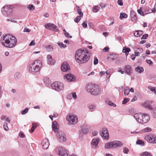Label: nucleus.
I'll return each mask as SVG.
<instances>
[{"mask_svg":"<svg viewBox=\"0 0 156 156\" xmlns=\"http://www.w3.org/2000/svg\"><path fill=\"white\" fill-rule=\"evenodd\" d=\"M140 156H152L151 154L147 152H143L140 154Z\"/></svg>","mask_w":156,"mask_h":156,"instance_id":"29","label":"nucleus"},{"mask_svg":"<svg viewBox=\"0 0 156 156\" xmlns=\"http://www.w3.org/2000/svg\"><path fill=\"white\" fill-rule=\"evenodd\" d=\"M80 17H81L80 16H77L74 19L75 22L77 23H78L81 19Z\"/></svg>","mask_w":156,"mask_h":156,"instance_id":"46","label":"nucleus"},{"mask_svg":"<svg viewBox=\"0 0 156 156\" xmlns=\"http://www.w3.org/2000/svg\"><path fill=\"white\" fill-rule=\"evenodd\" d=\"M88 26L90 28H93L94 27V25L91 22L88 23Z\"/></svg>","mask_w":156,"mask_h":156,"instance_id":"61","label":"nucleus"},{"mask_svg":"<svg viewBox=\"0 0 156 156\" xmlns=\"http://www.w3.org/2000/svg\"><path fill=\"white\" fill-rule=\"evenodd\" d=\"M77 12L79 15H80V16L81 17H82L83 16V13L81 11V9L80 8L79 6H77Z\"/></svg>","mask_w":156,"mask_h":156,"instance_id":"37","label":"nucleus"},{"mask_svg":"<svg viewBox=\"0 0 156 156\" xmlns=\"http://www.w3.org/2000/svg\"><path fill=\"white\" fill-rule=\"evenodd\" d=\"M42 147L44 149H47L49 145V143L48 140L47 138L43 139L42 142Z\"/></svg>","mask_w":156,"mask_h":156,"instance_id":"11","label":"nucleus"},{"mask_svg":"<svg viewBox=\"0 0 156 156\" xmlns=\"http://www.w3.org/2000/svg\"><path fill=\"white\" fill-rule=\"evenodd\" d=\"M143 33V32L141 30H137L134 33L135 36L138 37H140Z\"/></svg>","mask_w":156,"mask_h":156,"instance_id":"26","label":"nucleus"},{"mask_svg":"<svg viewBox=\"0 0 156 156\" xmlns=\"http://www.w3.org/2000/svg\"><path fill=\"white\" fill-rule=\"evenodd\" d=\"M129 101V98H125L122 101V104H125L126 103Z\"/></svg>","mask_w":156,"mask_h":156,"instance_id":"47","label":"nucleus"},{"mask_svg":"<svg viewBox=\"0 0 156 156\" xmlns=\"http://www.w3.org/2000/svg\"><path fill=\"white\" fill-rule=\"evenodd\" d=\"M129 93V90L128 87H126V88L124 90V95H128Z\"/></svg>","mask_w":156,"mask_h":156,"instance_id":"38","label":"nucleus"},{"mask_svg":"<svg viewBox=\"0 0 156 156\" xmlns=\"http://www.w3.org/2000/svg\"><path fill=\"white\" fill-rule=\"evenodd\" d=\"M136 144H137L140 145L141 146H143L144 144V143L143 140H139L137 141Z\"/></svg>","mask_w":156,"mask_h":156,"instance_id":"33","label":"nucleus"},{"mask_svg":"<svg viewBox=\"0 0 156 156\" xmlns=\"http://www.w3.org/2000/svg\"><path fill=\"white\" fill-rule=\"evenodd\" d=\"M37 124L36 123H33L32 124V126L31 128V129L30 130V133H33L35 129L37 127Z\"/></svg>","mask_w":156,"mask_h":156,"instance_id":"32","label":"nucleus"},{"mask_svg":"<svg viewBox=\"0 0 156 156\" xmlns=\"http://www.w3.org/2000/svg\"><path fill=\"white\" fill-rule=\"evenodd\" d=\"M43 81L45 83L48 85L51 83V80L48 77H45L43 79Z\"/></svg>","mask_w":156,"mask_h":156,"instance_id":"28","label":"nucleus"},{"mask_svg":"<svg viewBox=\"0 0 156 156\" xmlns=\"http://www.w3.org/2000/svg\"><path fill=\"white\" fill-rule=\"evenodd\" d=\"M52 128L55 132H56L57 131L58 129H59V126L56 122L54 121L53 122Z\"/></svg>","mask_w":156,"mask_h":156,"instance_id":"22","label":"nucleus"},{"mask_svg":"<svg viewBox=\"0 0 156 156\" xmlns=\"http://www.w3.org/2000/svg\"><path fill=\"white\" fill-rule=\"evenodd\" d=\"M131 20L133 22H136L137 20L136 13L133 11H132L130 12Z\"/></svg>","mask_w":156,"mask_h":156,"instance_id":"17","label":"nucleus"},{"mask_svg":"<svg viewBox=\"0 0 156 156\" xmlns=\"http://www.w3.org/2000/svg\"><path fill=\"white\" fill-rule=\"evenodd\" d=\"M142 113H135L134 115V117L136 120V121L139 123H140L141 120L139 119L140 117H142Z\"/></svg>","mask_w":156,"mask_h":156,"instance_id":"19","label":"nucleus"},{"mask_svg":"<svg viewBox=\"0 0 156 156\" xmlns=\"http://www.w3.org/2000/svg\"><path fill=\"white\" fill-rule=\"evenodd\" d=\"M130 51V48H126L125 47H123L122 49V52L125 53L126 56L128 55Z\"/></svg>","mask_w":156,"mask_h":156,"instance_id":"27","label":"nucleus"},{"mask_svg":"<svg viewBox=\"0 0 156 156\" xmlns=\"http://www.w3.org/2000/svg\"><path fill=\"white\" fill-rule=\"evenodd\" d=\"M61 69L63 72H67L70 69L69 64L66 62H64L62 65Z\"/></svg>","mask_w":156,"mask_h":156,"instance_id":"14","label":"nucleus"},{"mask_svg":"<svg viewBox=\"0 0 156 156\" xmlns=\"http://www.w3.org/2000/svg\"><path fill=\"white\" fill-rule=\"evenodd\" d=\"M75 58L76 62L79 63H86L89 59V52L86 49H79L76 52Z\"/></svg>","mask_w":156,"mask_h":156,"instance_id":"1","label":"nucleus"},{"mask_svg":"<svg viewBox=\"0 0 156 156\" xmlns=\"http://www.w3.org/2000/svg\"><path fill=\"white\" fill-rule=\"evenodd\" d=\"M132 69L131 66L129 65H127L125 66V72L128 75L130 76Z\"/></svg>","mask_w":156,"mask_h":156,"instance_id":"20","label":"nucleus"},{"mask_svg":"<svg viewBox=\"0 0 156 156\" xmlns=\"http://www.w3.org/2000/svg\"><path fill=\"white\" fill-rule=\"evenodd\" d=\"M108 104L109 106H112L113 107H116V105L115 104L113 103H112L111 101H108Z\"/></svg>","mask_w":156,"mask_h":156,"instance_id":"50","label":"nucleus"},{"mask_svg":"<svg viewBox=\"0 0 156 156\" xmlns=\"http://www.w3.org/2000/svg\"><path fill=\"white\" fill-rule=\"evenodd\" d=\"M144 138L148 142L151 143L152 138L150 135H147L145 136Z\"/></svg>","mask_w":156,"mask_h":156,"instance_id":"36","label":"nucleus"},{"mask_svg":"<svg viewBox=\"0 0 156 156\" xmlns=\"http://www.w3.org/2000/svg\"><path fill=\"white\" fill-rule=\"evenodd\" d=\"M148 37V34H145L143 35L141 39H146Z\"/></svg>","mask_w":156,"mask_h":156,"instance_id":"57","label":"nucleus"},{"mask_svg":"<svg viewBox=\"0 0 156 156\" xmlns=\"http://www.w3.org/2000/svg\"><path fill=\"white\" fill-rule=\"evenodd\" d=\"M135 71L139 73H141L144 71L143 68L141 66H138L136 67L135 69Z\"/></svg>","mask_w":156,"mask_h":156,"instance_id":"25","label":"nucleus"},{"mask_svg":"<svg viewBox=\"0 0 156 156\" xmlns=\"http://www.w3.org/2000/svg\"><path fill=\"white\" fill-rule=\"evenodd\" d=\"M100 9V7L98 6H94L93 8V11L94 12H97Z\"/></svg>","mask_w":156,"mask_h":156,"instance_id":"34","label":"nucleus"},{"mask_svg":"<svg viewBox=\"0 0 156 156\" xmlns=\"http://www.w3.org/2000/svg\"><path fill=\"white\" fill-rule=\"evenodd\" d=\"M142 113H135L134 115V117L136 120V121L139 123H140L141 120L139 119L140 117H142Z\"/></svg>","mask_w":156,"mask_h":156,"instance_id":"18","label":"nucleus"},{"mask_svg":"<svg viewBox=\"0 0 156 156\" xmlns=\"http://www.w3.org/2000/svg\"><path fill=\"white\" fill-rule=\"evenodd\" d=\"M82 25L83 26V27L84 28H86L87 26V23L86 22H83L82 23Z\"/></svg>","mask_w":156,"mask_h":156,"instance_id":"58","label":"nucleus"},{"mask_svg":"<svg viewBox=\"0 0 156 156\" xmlns=\"http://www.w3.org/2000/svg\"><path fill=\"white\" fill-rule=\"evenodd\" d=\"M65 78L68 82L73 81L75 80L74 76L70 73L64 76Z\"/></svg>","mask_w":156,"mask_h":156,"instance_id":"15","label":"nucleus"},{"mask_svg":"<svg viewBox=\"0 0 156 156\" xmlns=\"http://www.w3.org/2000/svg\"><path fill=\"white\" fill-rule=\"evenodd\" d=\"M95 108V106L93 105H91L88 107V108L90 110H93Z\"/></svg>","mask_w":156,"mask_h":156,"instance_id":"56","label":"nucleus"},{"mask_svg":"<svg viewBox=\"0 0 156 156\" xmlns=\"http://www.w3.org/2000/svg\"><path fill=\"white\" fill-rule=\"evenodd\" d=\"M142 120H141L140 123L144 124L147 123L150 120L149 115L146 113H142Z\"/></svg>","mask_w":156,"mask_h":156,"instance_id":"10","label":"nucleus"},{"mask_svg":"<svg viewBox=\"0 0 156 156\" xmlns=\"http://www.w3.org/2000/svg\"><path fill=\"white\" fill-rule=\"evenodd\" d=\"M144 131L145 132H151L152 129L151 128L149 127H146L144 129Z\"/></svg>","mask_w":156,"mask_h":156,"instance_id":"45","label":"nucleus"},{"mask_svg":"<svg viewBox=\"0 0 156 156\" xmlns=\"http://www.w3.org/2000/svg\"><path fill=\"white\" fill-rule=\"evenodd\" d=\"M28 8L30 10H33L34 9V7L33 5H29Z\"/></svg>","mask_w":156,"mask_h":156,"instance_id":"48","label":"nucleus"},{"mask_svg":"<svg viewBox=\"0 0 156 156\" xmlns=\"http://www.w3.org/2000/svg\"><path fill=\"white\" fill-rule=\"evenodd\" d=\"M3 8L6 12H9L11 13L12 11V9L13 8V7L12 5L5 6H4Z\"/></svg>","mask_w":156,"mask_h":156,"instance_id":"24","label":"nucleus"},{"mask_svg":"<svg viewBox=\"0 0 156 156\" xmlns=\"http://www.w3.org/2000/svg\"><path fill=\"white\" fill-rule=\"evenodd\" d=\"M42 66V61L37 60L34 61L29 65V71L31 72H37L40 70Z\"/></svg>","mask_w":156,"mask_h":156,"instance_id":"4","label":"nucleus"},{"mask_svg":"<svg viewBox=\"0 0 156 156\" xmlns=\"http://www.w3.org/2000/svg\"><path fill=\"white\" fill-rule=\"evenodd\" d=\"M2 120H5L8 122H10V120L9 118H6V116H3L1 118Z\"/></svg>","mask_w":156,"mask_h":156,"instance_id":"41","label":"nucleus"},{"mask_svg":"<svg viewBox=\"0 0 156 156\" xmlns=\"http://www.w3.org/2000/svg\"><path fill=\"white\" fill-rule=\"evenodd\" d=\"M102 137L105 139H108L109 135L108 131L107 129L103 128L102 130V133L101 134Z\"/></svg>","mask_w":156,"mask_h":156,"instance_id":"12","label":"nucleus"},{"mask_svg":"<svg viewBox=\"0 0 156 156\" xmlns=\"http://www.w3.org/2000/svg\"><path fill=\"white\" fill-rule=\"evenodd\" d=\"M129 151V150L126 147H124L123 148V152L124 153L126 154H128Z\"/></svg>","mask_w":156,"mask_h":156,"instance_id":"43","label":"nucleus"},{"mask_svg":"<svg viewBox=\"0 0 156 156\" xmlns=\"http://www.w3.org/2000/svg\"><path fill=\"white\" fill-rule=\"evenodd\" d=\"M156 11V3L155 4L154 8L152 9V12H154Z\"/></svg>","mask_w":156,"mask_h":156,"instance_id":"64","label":"nucleus"},{"mask_svg":"<svg viewBox=\"0 0 156 156\" xmlns=\"http://www.w3.org/2000/svg\"><path fill=\"white\" fill-rule=\"evenodd\" d=\"M146 62L147 63L149 64L150 66L152 65L153 64V62L150 60L147 59L146 60Z\"/></svg>","mask_w":156,"mask_h":156,"instance_id":"53","label":"nucleus"},{"mask_svg":"<svg viewBox=\"0 0 156 156\" xmlns=\"http://www.w3.org/2000/svg\"><path fill=\"white\" fill-rule=\"evenodd\" d=\"M99 141L100 140L99 138H94L92 140L91 143L92 148H96L98 145Z\"/></svg>","mask_w":156,"mask_h":156,"instance_id":"13","label":"nucleus"},{"mask_svg":"<svg viewBox=\"0 0 156 156\" xmlns=\"http://www.w3.org/2000/svg\"><path fill=\"white\" fill-rule=\"evenodd\" d=\"M137 12L140 15H142L144 14L143 12L142 11V9L141 8H140V9L137 10Z\"/></svg>","mask_w":156,"mask_h":156,"instance_id":"54","label":"nucleus"},{"mask_svg":"<svg viewBox=\"0 0 156 156\" xmlns=\"http://www.w3.org/2000/svg\"><path fill=\"white\" fill-rule=\"evenodd\" d=\"M57 135L58 139L60 142H64L66 139V135L62 131L58 132Z\"/></svg>","mask_w":156,"mask_h":156,"instance_id":"9","label":"nucleus"},{"mask_svg":"<svg viewBox=\"0 0 156 156\" xmlns=\"http://www.w3.org/2000/svg\"><path fill=\"white\" fill-rule=\"evenodd\" d=\"M2 44L3 46L9 48L14 47L17 43V41L15 37L10 34L2 36Z\"/></svg>","mask_w":156,"mask_h":156,"instance_id":"2","label":"nucleus"},{"mask_svg":"<svg viewBox=\"0 0 156 156\" xmlns=\"http://www.w3.org/2000/svg\"><path fill=\"white\" fill-rule=\"evenodd\" d=\"M151 143H156V138H152L151 140Z\"/></svg>","mask_w":156,"mask_h":156,"instance_id":"60","label":"nucleus"},{"mask_svg":"<svg viewBox=\"0 0 156 156\" xmlns=\"http://www.w3.org/2000/svg\"><path fill=\"white\" fill-rule=\"evenodd\" d=\"M58 45L61 48H65L66 47V44H63L61 42H58Z\"/></svg>","mask_w":156,"mask_h":156,"instance_id":"40","label":"nucleus"},{"mask_svg":"<svg viewBox=\"0 0 156 156\" xmlns=\"http://www.w3.org/2000/svg\"><path fill=\"white\" fill-rule=\"evenodd\" d=\"M151 110H152V113L153 117L155 118H156V108H152V109Z\"/></svg>","mask_w":156,"mask_h":156,"instance_id":"31","label":"nucleus"},{"mask_svg":"<svg viewBox=\"0 0 156 156\" xmlns=\"http://www.w3.org/2000/svg\"><path fill=\"white\" fill-rule=\"evenodd\" d=\"M128 17V15L124 13H121L120 14V18H126Z\"/></svg>","mask_w":156,"mask_h":156,"instance_id":"39","label":"nucleus"},{"mask_svg":"<svg viewBox=\"0 0 156 156\" xmlns=\"http://www.w3.org/2000/svg\"><path fill=\"white\" fill-rule=\"evenodd\" d=\"M35 44V41L34 40L32 41L29 44V46H34Z\"/></svg>","mask_w":156,"mask_h":156,"instance_id":"63","label":"nucleus"},{"mask_svg":"<svg viewBox=\"0 0 156 156\" xmlns=\"http://www.w3.org/2000/svg\"><path fill=\"white\" fill-rule=\"evenodd\" d=\"M117 3L120 5H123L122 0H118Z\"/></svg>","mask_w":156,"mask_h":156,"instance_id":"59","label":"nucleus"},{"mask_svg":"<svg viewBox=\"0 0 156 156\" xmlns=\"http://www.w3.org/2000/svg\"><path fill=\"white\" fill-rule=\"evenodd\" d=\"M3 127H4V129L5 131H7L9 130V128L7 126V123H6L4 125Z\"/></svg>","mask_w":156,"mask_h":156,"instance_id":"52","label":"nucleus"},{"mask_svg":"<svg viewBox=\"0 0 156 156\" xmlns=\"http://www.w3.org/2000/svg\"><path fill=\"white\" fill-rule=\"evenodd\" d=\"M148 89L152 92H153L155 94H156V87L152 86H149Z\"/></svg>","mask_w":156,"mask_h":156,"instance_id":"30","label":"nucleus"},{"mask_svg":"<svg viewBox=\"0 0 156 156\" xmlns=\"http://www.w3.org/2000/svg\"><path fill=\"white\" fill-rule=\"evenodd\" d=\"M52 89L58 92H60L64 89L63 83L59 82H55L51 85Z\"/></svg>","mask_w":156,"mask_h":156,"instance_id":"6","label":"nucleus"},{"mask_svg":"<svg viewBox=\"0 0 156 156\" xmlns=\"http://www.w3.org/2000/svg\"><path fill=\"white\" fill-rule=\"evenodd\" d=\"M29 110V109L28 108H26L22 112L21 114L22 115H24L27 113Z\"/></svg>","mask_w":156,"mask_h":156,"instance_id":"44","label":"nucleus"},{"mask_svg":"<svg viewBox=\"0 0 156 156\" xmlns=\"http://www.w3.org/2000/svg\"><path fill=\"white\" fill-rule=\"evenodd\" d=\"M67 121L71 124L74 125L78 122L77 117L75 115H69L66 117Z\"/></svg>","mask_w":156,"mask_h":156,"instance_id":"7","label":"nucleus"},{"mask_svg":"<svg viewBox=\"0 0 156 156\" xmlns=\"http://www.w3.org/2000/svg\"><path fill=\"white\" fill-rule=\"evenodd\" d=\"M98 60L97 57H94V65L98 64Z\"/></svg>","mask_w":156,"mask_h":156,"instance_id":"49","label":"nucleus"},{"mask_svg":"<svg viewBox=\"0 0 156 156\" xmlns=\"http://www.w3.org/2000/svg\"><path fill=\"white\" fill-rule=\"evenodd\" d=\"M63 31L64 32V34L66 37L71 38H72V36L71 35H70L67 32L65 29L63 30Z\"/></svg>","mask_w":156,"mask_h":156,"instance_id":"35","label":"nucleus"},{"mask_svg":"<svg viewBox=\"0 0 156 156\" xmlns=\"http://www.w3.org/2000/svg\"><path fill=\"white\" fill-rule=\"evenodd\" d=\"M142 105L143 107L147 108L150 110H151L152 109V107L151 105L148 102H145Z\"/></svg>","mask_w":156,"mask_h":156,"instance_id":"23","label":"nucleus"},{"mask_svg":"<svg viewBox=\"0 0 156 156\" xmlns=\"http://www.w3.org/2000/svg\"><path fill=\"white\" fill-rule=\"evenodd\" d=\"M45 48L47 50L49 51H51L52 50V47L50 45H49L45 46Z\"/></svg>","mask_w":156,"mask_h":156,"instance_id":"42","label":"nucleus"},{"mask_svg":"<svg viewBox=\"0 0 156 156\" xmlns=\"http://www.w3.org/2000/svg\"><path fill=\"white\" fill-rule=\"evenodd\" d=\"M86 88L87 92L94 96L99 95L101 92V87L94 84H87L86 86Z\"/></svg>","mask_w":156,"mask_h":156,"instance_id":"3","label":"nucleus"},{"mask_svg":"<svg viewBox=\"0 0 156 156\" xmlns=\"http://www.w3.org/2000/svg\"><path fill=\"white\" fill-rule=\"evenodd\" d=\"M47 58L48 59V63L50 65H53L55 62V61L53 59L51 56L49 55H48Z\"/></svg>","mask_w":156,"mask_h":156,"instance_id":"21","label":"nucleus"},{"mask_svg":"<svg viewBox=\"0 0 156 156\" xmlns=\"http://www.w3.org/2000/svg\"><path fill=\"white\" fill-rule=\"evenodd\" d=\"M123 145L122 143L119 141L114 140L106 143L105 147L107 149H112L121 147L123 146Z\"/></svg>","mask_w":156,"mask_h":156,"instance_id":"5","label":"nucleus"},{"mask_svg":"<svg viewBox=\"0 0 156 156\" xmlns=\"http://www.w3.org/2000/svg\"><path fill=\"white\" fill-rule=\"evenodd\" d=\"M71 94L72 95V97L73 98L76 99L77 98V96L76 95V93L75 92H72Z\"/></svg>","mask_w":156,"mask_h":156,"instance_id":"55","label":"nucleus"},{"mask_svg":"<svg viewBox=\"0 0 156 156\" xmlns=\"http://www.w3.org/2000/svg\"><path fill=\"white\" fill-rule=\"evenodd\" d=\"M106 73V72H105V71H101L100 73H99V75H100V76L101 77L104 74H105V73Z\"/></svg>","mask_w":156,"mask_h":156,"instance_id":"62","label":"nucleus"},{"mask_svg":"<svg viewBox=\"0 0 156 156\" xmlns=\"http://www.w3.org/2000/svg\"><path fill=\"white\" fill-rule=\"evenodd\" d=\"M106 75H107L106 77H107V79H108V80L107 81V83H108L109 82V79L110 76V75L109 74V73L108 72V71H106Z\"/></svg>","mask_w":156,"mask_h":156,"instance_id":"51","label":"nucleus"},{"mask_svg":"<svg viewBox=\"0 0 156 156\" xmlns=\"http://www.w3.org/2000/svg\"><path fill=\"white\" fill-rule=\"evenodd\" d=\"M56 152L60 156H68V154L66 150L64 147H59L56 150Z\"/></svg>","mask_w":156,"mask_h":156,"instance_id":"8","label":"nucleus"},{"mask_svg":"<svg viewBox=\"0 0 156 156\" xmlns=\"http://www.w3.org/2000/svg\"><path fill=\"white\" fill-rule=\"evenodd\" d=\"M45 27L47 29L49 30H53L54 31H56L57 30L56 26L53 24L48 23Z\"/></svg>","mask_w":156,"mask_h":156,"instance_id":"16","label":"nucleus"}]
</instances>
